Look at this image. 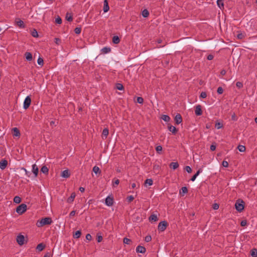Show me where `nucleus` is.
<instances>
[{"instance_id":"nucleus-54","label":"nucleus","mask_w":257,"mask_h":257,"mask_svg":"<svg viewBox=\"0 0 257 257\" xmlns=\"http://www.w3.org/2000/svg\"><path fill=\"white\" fill-rule=\"evenodd\" d=\"M102 236L101 235H97V241L98 242H100L102 240Z\"/></svg>"},{"instance_id":"nucleus-42","label":"nucleus","mask_w":257,"mask_h":257,"mask_svg":"<svg viewBox=\"0 0 257 257\" xmlns=\"http://www.w3.org/2000/svg\"><path fill=\"white\" fill-rule=\"evenodd\" d=\"M123 242L125 244H129L131 242V240L128 238L124 237L123 238Z\"/></svg>"},{"instance_id":"nucleus-51","label":"nucleus","mask_w":257,"mask_h":257,"mask_svg":"<svg viewBox=\"0 0 257 257\" xmlns=\"http://www.w3.org/2000/svg\"><path fill=\"white\" fill-rule=\"evenodd\" d=\"M236 86L238 88H241V87H243V84H242V83L241 82H237L236 83Z\"/></svg>"},{"instance_id":"nucleus-2","label":"nucleus","mask_w":257,"mask_h":257,"mask_svg":"<svg viewBox=\"0 0 257 257\" xmlns=\"http://www.w3.org/2000/svg\"><path fill=\"white\" fill-rule=\"evenodd\" d=\"M235 209L238 212H241L244 208V202L242 200L238 199L235 204Z\"/></svg>"},{"instance_id":"nucleus-4","label":"nucleus","mask_w":257,"mask_h":257,"mask_svg":"<svg viewBox=\"0 0 257 257\" xmlns=\"http://www.w3.org/2000/svg\"><path fill=\"white\" fill-rule=\"evenodd\" d=\"M167 225H168V223L167 221H161L159 223V225L158 226V229L161 231H163L166 229Z\"/></svg>"},{"instance_id":"nucleus-48","label":"nucleus","mask_w":257,"mask_h":257,"mask_svg":"<svg viewBox=\"0 0 257 257\" xmlns=\"http://www.w3.org/2000/svg\"><path fill=\"white\" fill-rule=\"evenodd\" d=\"M81 28L77 27L75 29L74 32L76 34H79L81 33Z\"/></svg>"},{"instance_id":"nucleus-20","label":"nucleus","mask_w":257,"mask_h":257,"mask_svg":"<svg viewBox=\"0 0 257 257\" xmlns=\"http://www.w3.org/2000/svg\"><path fill=\"white\" fill-rule=\"evenodd\" d=\"M61 176L63 178H67L70 176V174L68 170H64L61 173Z\"/></svg>"},{"instance_id":"nucleus-1","label":"nucleus","mask_w":257,"mask_h":257,"mask_svg":"<svg viewBox=\"0 0 257 257\" xmlns=\"http://www.w3.org/2000/svg\"><path fill=\"white\" fill-rule=\"evenodd\" d=\"M52 220L51 217H48L43 218L40 220H38L36 223L38 227H42L45 225H50L52 223Z\"/></svg>"},{"instance_id":"nucleus-36","label":"nucleus","mask_w":257,"mask_h":257,"mask_svg":"<svg viewBox=\"0 0 257 257\" xmlns=\"http://www.w3.org/2000/svg\"><path fill=\"white\" fill-rule=\"evenodd\" d=\"M66 19L69 22L72 21L73 18L72 15L70 14L67 13L66 15Z\"/></svg>"},{"instance_id":"nucleus-9","label":"nucleus","mask_w":257,"mask_h":257,"mask_svg":"<svg viewBox=\"0 0 257 257\" xmlns=\"http://www.w3.org/2000/svg\"><path fill=\"white\" fill-rule=\"evenodd\" d=\"M174 120L176 124H180L182 121V118L181 114L177 113L174 118Z\"/></svg>"},{"instance_id":"nucleus-19","label":"nucleus","mask_w":257,"mask_h":257,"mask_svg":"<svg viewBox=\"0 0 257 257\" xmlns=\"http://www.w3.org/2000/svg\"><path fill=\"white\" fill-rule=\"evenodd\" d=\"M75 196H76L75 193L74 192H73L71 194L70 196L67 199V202L69 203H72L74 201V199Z\"/></svg>"},{"instance_id":"nucleus-46","label":"nucleus","mask_w":257,"mask_h":257,"mask_svg":"<svg viewBox=\"0 0 257 257\" xmlns=\"http://www.w3.org/2000/svg\"><path fill=\"white\" fill-rule=\"evenodd\" d=\"M151 240H152V237L151 235H147L145 237V240L147 242H149L151 241Z\"/></svg>"},{"instance_id":"nucleus-60","label":"nucleus","mask_w":257,"mask_h":257,"mask_svg":"<svg viewBox=\"0 0 257 257\" xmlns=\"http://www.w3.org/2000/svg\"><path fill=\"white\" fill-rule=\"evenodd\" d=\"M55 42L56 44L59 45L61 43V40L59 38H55Z\"/></svg>"},{"instance_id":"nucleus-26","label":"nucleus","mask_w":257,"mask_h":257,"mask_svg":"<svg viewBox=\"0 0 257 257\" xmlns=\"http://www.w3.org/2000/svg\"><path fill=\"white\" fill-rule=\"evenodd\" d=\"M120 39L117 36H114L112 38V42L115 44H117L119 43Z\"/></svg>"},{"instance_id":"nucleus-22","label":"nucleus","mask_w":257,"mask_h":257,"mask_svg":"<svg viewBox=\"0 0 257 257\" xmlns=\"http://www.w3.org/2000/svg\"><path fill=\"white\" fill-rule=\"evenodd\" d=\"M149 219L150 221H157L158 218L157 215L153 214L149 217Z\"/></svg>"},{"instance_id":"nucleus-56","label":"nucleus","mask_w":257,"mask_h":257,"mask_svg":"<svg viewBox=\"0 0 257 257\" xmlns=\"http://www.w3.org/2000/svg\"><path fill=\"white\" fill-rule=\"evenodd\" d=\"M200 97L205 98L207 97V94L205 92H202L200 94Z\"/></svg>"},{"instance_id":"nucleus-29","label":"nucleus","mask_w":257,"mask_h":257,"mask_svg":"<svg viewBox=\"0 0 257 257\" xmlns=\"http://www.w3.org/2000/svg\"><path fill=\"white\" fill-rule=\"evenodd\" d=\"M41 172L43 173L44 174H48L49 172V169L46 166H43L41 169Z\"/></svg>"},{"instance_id":"nucleus-21","label":"nucleus","mask_w":257,"mask_h":257,"mask_svg":"<svg viewBox=\"0 0 257 257\" xmlns=\"http://www.w3.org/2000/svg\"><path fill=\"white\" fill-rule=\"evenodd\" d=\"M45 245L44 244H43V243H41L38 244V245L36 247V249L38 251H41L45 248Z\"/></svg>"},{"instance_id":"nucleus-15","label":"nucleus","mask_w":257,"mask_h":257,"mask_svg":"<svg viewBox=\"0 0 257 257\" xmlns=\"http://www.w3.org/2000/svg\"><path fill=\"white\" fill-rule=\"evenodd\" d=\"M13 136L15 137H20L21 134L19 130L17 127L12 129Z\"/></svg>"},{"instance_id":"nucleus-24","label":"nucleus","mask_w":257,"mask_h":257,"mask_svg":"<svg viewBox=\"0 0 257 257\" xmlns=\"http://www.w3.org/2000/svg\"><path fill=\"white\" fill-rule=\"evenodd\" d=\"M109 131L108 128H105L103 129L102 133V138L103 139V137H104L105 139H106L107 137Z\"/></svg>"},{"instance_id":"nucleus-44","label":"nucleus","mask_w":257,"mask_h":257,"mask_svg":"<svg viewBox=\"0 0 257 257\" xmlns=\"http://www.w3.org/2000/svg\"><path fill=\"white\" fill-rule=\"evenodd\" d=\"M222 126L223 125L220 122H218L215 123V127H216L217 129L221 128Z\"/></svg>"},{"instance_id":"nucleus-23","label":"nucleus","mask_w":257,"mask_h":257,"mask_svg":"<svg viewBox=\"0 0 257 257\" xmlns=\"http://www.w3.org/2000/svg\"><path fill=\"white\" fill-rule=\"evenodd\" d=\"M169 166L171 168L175 170L179 167V164L178 162H172L170 163Z\"/></svg>"},{"instance_id":"nucleus-30","label":"nucleus","mask_w":257,"mask_h":257,"mask_svg":"<svg viewBox=\"0 0 257 257\" xmlns=\"http://www.w3.org/2000/svg\"><path fill=\"white\" fill-rule=\"evenodd\" d=\"M93 171L96 174H100L101 173V171L100 170V169L98 167L96 166H95L93 168Z\"/></svg>"},{"instance_id":"nucleus-7","label":"nucleus","mask_w":257,"mask_h":257,"mask_svg":"<svg viewBox=\"0 0 257 257\" xmlns=\"http://www.w3.org/2000/svg\"><path fill=\"white\" fill-rule=\"evenodd\" d=\"M195 113L196 115L199 116L202 115V111L201 109V106L200 105H197L195 107Z\"/></svg>"},{"instance_id":"nucleus-12","label":"nucleus","mask_w":257,"mask_h":257,"mask_svg":"<svg viewBox=\"0 0 257 257\" xmlns=\"http://www.w3.org/2000/svg\"><path fill=\"white\" fill-rule=\"evenodd\" d=\"M32 172L34 174L35 177H37L39 172V169L36 164L32 165Z\"/></svg>"},{"instance_id":"nucleus-14","label":"nucleus","mask_w":257,"mask_h":257,"mask_svg":"<svg viewBox=\"0 0 257 257\" xmlns=\"http://www.w3.org/2000/svg\"><path fill=\"white\" fill-rule=\"evenodd\" d=\"M103 11L104 13H106L109 11V7L108 6V3L107 0H104V4H103Z\"/></svg>"},{"instance_id":"nucleus-50","label":"nucleus","mask_w":257,"mask_h":257,"mask_svg":"<svg viewBox=\"0 0 257 257\" xmlns=\"http://www.w3.org/2000/svg\"><path fill=\"white\" fill-rule=\"evenodd\" d=\"M223 92V90L222 89V88L221 87H219L218 88H217V92L219 94H221Z\"/></svg>"},{"instance_id":"nucleus-8","label":"nucleus","mask_w":257,"mask_h":257,"mask_svg":"<svg viewBox=\"0 0 257 257\" xmlns=\"http://www.w3.org/2000/svg\"><path fill=\"white\" fill-rule=\"evenodd\" d=\"M105 204L108 206H112L113 204V199L112 197L107 196L105 199Z\"/></svg>"},{"instance_id":"nucleus-37","label":"nucleus","mask_w":257,"mask_h":257,"mask_svg":"<svg viewBox=\"0 0 257 257\" xmlns=\"http://www.w3.org/2000/svg\"><path fill=\"white\" fill-rule=\"evenodd\" d=\"M116 88L119 90H122L124 89V87L121 83H117L116 84Z\"/></svg>"},{"instance_id":"nucleus-43","label":"nucleus","mask_w":257,"mask_h":257,"mask_svg":"<svg viewBox=\"0 0 257 257\" xmlns=\"http://www.w3.org/2000/svg\"><path fill=\"white\" fill-rule=\"evenodd\" d=\"M245 37V35L244 34H242L241 33H239L237 35V38L238 39H242L243 38H244Z\"/></svg>"},{"instance_id":"nucleus-39","label":"nucleus","mask_w":257,"mask_h":257,"mask_svg":"<svg viewBox=\"0 0 257 257\" xmlns=\"http://www.w3.org/2000/svg\"><path fill=\"white\" fill-rule=\"evenodd\" d=\"M237 149H238L239 151L240 152H243L245 151V146H242V145H239L237 147Z\"/></svg>"},{"instance_id":"nucleus-53","label":"nucleus","mask_w":257,"mask_h":257,"mask_svg":"<svg viewBox=\"0 0 257 257\" xmlns=\"http://www.w3.org/2000/svg\"><path fill=\"white\" fill-rule=\"evenodd\" d=\"M21 169L24 170V171L25 172L26 175L28 177H30V175H31L30 172H29V171H27V170L25 168H22Z\"/></svg>"},{"instance_id":"nucleus-32","label":"nucleus","mask_w":257,"mask_h":257,"mask_svg":"<svg viewBox=\"0 0 257 257\" xmlns=\"http://www.w3.org/2000/svg\"><path fill=\"white\" fill-rule=\"evenodd\" d=\"M153 183V181L152 179H147L146 180V181L145 182V185L146 186H147V184H148L149 186H151V185H152Z\"/></svg>"},{"instance_id":"nucleus-16","label":"nucleus","mask_w":257,"mask_h":257,"mask_svg":"<svg viewBox=\"0 0 257 257\" xmlns=\"http://www.w3.org/2000/svg\"><path fill=\"white\" fill-rule=\"evenodd\" d=\"M168 130L174 134H175L177 132L176 128L171 124H168Z\"/></svg>"},{"instance_id":"nucleus-25","label":"nucleus","mask_w":257,"mask_h":257,"mask_svg":"<svg viewBox=\"0 0 257 257\" xmlns=\"http://www.w3.org/2000/svg\"><path fill=\"white\" fill-rule=\"evenodd\" d=\"M110 51H111V49L109 47H104L101 50L102 53H103V54L108 53L110 52Z\"/></svg>"},{"instance_id":"nucleus-47","label":"nucleus","mask_w":257,"mask_h":257,"mask_svg":"<svg viewBox=\"0 0 257 257\" xmlns=\"http://www.w3.org/2000/svg\"><path fill=\"white\" fill-rule=\"evenodd\" d=\"M156 150L158 153H160V152L162 150V147L161 146H158L156 148Z\"/></svg>"},{"instance_id":"nucleus-62","label":"nucleus","mask_w":257,"mask_h":257,"mask_svg":"<svg viewBox=\"0 0 257 257\" xmlns=\"http://www.w3.org/2000/svg\"><path fill=\"white\" fill-rule=\"evenodd\" d=\"M86 239L89 241L92 239V236L90 234H87L86 235Z\"/></svg>"},{"instance_id":"nucleus-35","label":"nucleus","mask_w":257,"mask_h":257,"mask_svg":"<svg viewBox=\"0 0 257 257\" xmlns=\"http://www.w3.org/2000/svg\"><path fill=\"white\" fill-rule=\"evenodd\" d=\"M14 202L17 204H19L21 202V198L19 196H15L14 198Z\"/></svg>"},{"instance_id":"nucleus-11","label":"nucleus","mask_w":257,"mask_h":257,"mask_svg":"<svg viewBox=\"0 0 257 257\" xmlns=\"http://www.w3.org/2000/svg\"><path fill=\"white\" fill-rule=\"evenodd\" d=\"M136 251L142 253H144L146 251V249L144 246L139 245L136 248Z\"/></svg>"},{"instance_id":"nucleus-45","label":"nucleus","mask_w":257,"mask_h":257,"mask_svg":"<svg viewBox=\"0 0 257 257\" xmlns=\"http://www.w3.org/2000/svg\"><path fill=\"white\" fill-rule=\"evenodd\" d=\"M144 102V99L142 97H137V102L140 104H142Z\"/></svg>"},{"instance_id":"nucleus-17","label":"nucleus","mask_w":257,"mask_h":257,"mask_svg":"<svg viewBox=\"0 0 257 257\" xmlns=\"http://www.w3.org/2000/svg\"><path fill=\"white\" fill-rule=\"evenodd\" d=\"M202 172V169H199L197 172L191 178V181H194L196 178V177L199 175V174Z\"/></svg>"},{"instance_id":"nucleus-52","label":"nucleus","mask_w":257,"mask_h":257,"mask_svg":"<svg viewBox=\"0 0 257 257\" xmlns=\"http://www.w3.org/2000/svg\"><path fill=\"white\" fill-rule=\"evenodd\" d=\"M231 119L233 121H236L237 119V118L235 115V113H233L232 115H231Z\"/></svg>"},{"instance_id":"nucleus-10","label":"nucleus","mask_w":257,"mask_h":257,"mask_svg":"<svg viewBox=\"0 0 257 257\" xmlns=\"http://www.w3.org/2000/svg\"><path fill=\"white\" fill-rule=\"evenodd\" d=\"M8 165V161L6 159H3L0 162V168L2 170H4Z\"/></svg>"},{"instance_id":"nucleus-34","label":"nucleus","mask_w":257,"mask_h":257,"mask_svg":"<svg viewBox=\"0 0 257 257\" xmlns=\"http://www.w3.org/2000/svg\"><path fill=\"white\" fill-rule=\"evenodd\" d=\"M81 234V232L80 230H77L75 232V234L73 235L74 238H78L80 237Z\"/></svg>"},{"instance_id":"nucleus-40","label":"nucleus","mask_w":257,"mask_h":257,"mask_svg":"<svg viewBox=\"0 0 257 257\" xmlns=\"http://www.w3.org/2000/svg\"><path fill=\"white\" fill-rule=\"evenodd\" d=\"M31 35L33 37H34L35 38H37L38 37V32L35 29H34L33 30V31L32 32Z\"/></svg>"},{"instance_id":"nucleus-5","label":"nucleus","mask_w":257,"mask_h":257,"mask_svg":"<svg viewBox=\"0 0 257 257\" xmlns=\"http://www.w3.org/2000/svg\"><path fill=\"white\" fill-rule=\"evenodd\" d=\"M31 103V98L30 96H28L26 97L24 102L23 107L25 109L28 108Z\"/></svg>"},{"instance_id":"nucleus-13","label":"nucleus","mask_w":257,"mask_h":257,"mask_svg":"<svg viewBox=\"0 0 257 257\" xmlns=\"http://www.w3.org/2000/svg\"><path fill=\"white\" fill-rule=\"evenodd\" d=\"M16 23H17V26L21 28H24L25 27L24 22L19 19L16 20Z\"/></svg>"},{"instance_id":"nucleus-3","label":"nucleus","mask_w":257,"mask_h":257,"mask_svg":"<svg viewBox=\"0 0 257 257\" xmlns=\"http://www.w3.org/2000/svg\"><path fill=\"white\" fill-rule=\"evenodd\" d=\"M26 210L27 205L25 204H22L17 207L16 212L19 214H22Z\"/></svg>"},{"instance_id":"nucleus-49","label":"nucleus","mask_w":257,"mask_h":257,"mask_svg":"<svg viewBox=\"0 0 257 257\" xmlns=\"http://www.w3.org/2000/svg\"><path fill=\"white\" fill-rule=\"evenodd\" d=\"M56 23L61 24L62 23V20L60 17H58L55 20Z\"/></svg>"},{"instance_id":"nucleus-6","label":"nucleus","mask_w":257,"mask_h":257,"mask_svg":"<svg viewBox=\"0 0 257 257\" xmlns=\"http://www.w3.org/2000/svg\"><path fill=\"white\" fill-rule=\"evenodd\" d=\"M24 241H25V237L24 235L19 234L17 236V241L19 245H23L24 244Z\"/></svg>"},{"instance_id":"nucleus-63","label":"nucleus","mask_w":257,"mask_h":257,"mask_svg":"<svg viewBox=\"0 0 257 257\" xmlns=\"http://www.w3.org/2000/svg\"><path fill=\"white\" fill-rule=\"evenodd\" d=\"M246 224H247V222L245 220H242L240 222V225L241 226H244L246 225Z\"/></svg>"},{"instance_id":"nucleus-31","label":"nucleus","mask_w":257,"mask_h":257,"mask_svg":"<svg viewBox=\"0 0 257 257\" xmlns=\"http://www.w3.org/2000/svg\"><path fill=\"white\" fill-rule=\"evenodd\" d=\"M142 15L144 18H147L149 15V12L147 9H145L142 11Z\"/></svg>"},{"instance_id":"nucleus-33","label":"nucleus","mask_w":257,"mask_h":257,"mask_svg":"<svg viewBox=\"0 0 257 257\" xmlns=\"http://www.w3.org/2000/svg\"><path fill=\"white\" fill-rule=\"evenodd\" d=\"M161 118H162L163 120L166 122L169 121L171 119L169 116L165 114L163 115Z\"/></svg>"},{"instance_id":"nucleus-28","label":"nucleus","mask_w":257,"mask_h":257,"mask_svg":"<svg viewBox=\"0 0 257 257\" xmlns=\"http://www.w3.org/2000/svg\"><path fill=\"white\" fill-rule=\"evenodd\" d=\"M250 254L252 257H257V249L255 248H252L250 250Z\"/></svg>"},{"instance_id":"nucleus-59","label":"nucleus","mask_w":257,"mask_h":257,"mask_svg":"<svg viewBox=\"0 0 257 257\" xmlns=\"http://www.w3.org/2000/svg\"><path fill=\"white\" fill-rule=\"evenodd\" d=\"M212 207H213V208L214 209L217 210L219 208V205L218 204H217V203H214V204H213Z\"/></svg>"},{"instance_id":"nucleus-41","label":"nucleus","mask_w":257,"mask_h":257,"mask_svg":"<svg viewBox=\"0 0 257 257\" xmlns=\"http://www.w3.org/2000/svg\"><path fill=\"white\" fill-rule=\"evenodd\" d=\"M38 64L41 66H43L44 64V61L43 58L39 57L37 60Z\"/></svg>"},{"instance_id":"nucleus-57","label":"nucleus","mask_w":257,"mask_h":257,"mask_svg":"<svg viewBox=\"0 0 257 257\" xmlns=\"http://www.w3.org/2000/svg\"><path fill=\"white\" fill-rule=\"evenodd\" d=\"M222 165L224 167H227L228 166V163L226 161H223L222 162Z\"/></svg>"},{"instance_id":"nucleus-61","label":"nucleus","mask_w":257,"mask_h":257,"mask_svg":"<svg viewBox=\"0 0 257 257\" xmlns=\"http://www.w3.org/2000/svg\"><path fill=\"white\" fill-rule=\"evenodd\" d=\"M113 185L114 186L115 185H117L119 184V180L118 179H115L113 181Z\"/></svg>"},{"instance_id":"nucleus-58","label":"nucleus","mask_w":257,"mask_h":257,"mask_svg":"<svg viewBox=\"0 0 257 257\" xmlns=\"http://www.w3.org/2000/svg\"><path fill=\"white\" fill-rule=\"evenodd\" d=\"M127 199L128 202H131L134 199V197L133 196L131 195L127 197Z\"/></svg>"},{"instance_id":"nucleus-55","label":"nucleus","mask_w":257,"mask_h":257,"mask_svg":"<svg viewBox=\"0 0 257 257\" xmlns=\"http://www.w3.org/2000/svg\"><path fill=\"white\" fill-rule=\"evenodd\" d=\"M185 170L188 173H190L192 172V169L189 166H186Z\"/></svg>"},{"instance_id":"nucleus-27","label":"nucleus","mask_w":257,"mask_h":257,"mask_svg":"<svg viewBox=\"0 0 257 257\" xmlns=\"http://www.w3.org/2000/svg\"><path fill=\"white\" fill-rule=\"evenodd\" d=\"M188 192V189L186 187H183L181 188V190L180 191V194L183 196L185 194L187 193Z\"/></svg>"},{"instance_id":"nucleus-64","label":"nucleus","mask_w":257,"mask_h":257,"mask_svg":"<svg viewBox=\"0 0 257 257\" xmlns=\"http://www.w3.org/2000/svg\"><path fill=\"white\" fill-rule=\"evenodd\" d=\"M44 257H52V254L50 252H47L45 254Z\"/></svg>"},{"instance_id":"nucleus-38","label":"nucleus","mask_w":257,"mask_h":257,"mask_svg":"<svg viewBox=\"0 0 257 257\" xmlns=\"http://www.w3.org/2000/svg\"><path fill=\"white\" fill-rule=\"evenodd\" d=\"M223 0H217V4L218 6L221 9L222 8H223L224 4L223 2Z\"/></svg>"},{"instance_id":"nucleus-18","label":"nucleus","mask_w":257,"mask_h":257,"mask_svg":"<svg viewBox=\"0 0 257 257\" xmlns=\"http://www.w3.org/2000/svg\"><path fill=\"white\" fill-rule=\"evenodd\" d=\"M26 59L27 61H31L33 59L32 55L30 52H26L25 54Z\"/></svg>"}]
</instances>
